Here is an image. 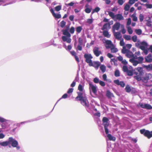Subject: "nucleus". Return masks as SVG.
I'll return each mask as SVG.
<instances>
[{
  "instance_id": "72a5a7b5",
  "label": "nucleus",
  "mask_w": 152,
  "mask_h": 152,
  "mask_svg": "<svg viewBox=\"0 0 152 152\" xmlns=\"http://www.w3.org/2000/svg\"><path fill=\"white\" fill-rule=\"evenodd\" d=\"M124 38L126 40H129L131 39V36L130 35H127L126 34L123 36Z\"/></svg>"
},
{
  "instance_id": "8fccbe9b",
  "label": "nucleus",
  "mask_w": 152,
  "mask_h": 152,
  "mask_svg": "<svg viewBox=\"0 0 152 152\" xmlns=\"http://www.w3.org/2000/svg\"><path fill=\"white\" fill-rule=\"evenodd\" d=\"M130 6L129 5L126 4L124 7V9L125 11H128L129 10Z\"/></svg>"
},
{
  "instance_id": "3c124183",
  "label": "nucleus",
  "mask_w": 152,
  "mask_h": 152,
  "mask_svg": "<svg viewBox=\"0 0 152 152\" xmlns=\"http://www.w3.org/2000/svg\"><path fill=\"white\" fill-rule=\"evenodd\" d=\"M137 37L136 35L133 36L132 37V40L134 42H135L137 41Z\"/></svg>"
},
{
  "instance_id": "cd10ccee",
  "label": "nucleus",
  "mask_w": 152,
  "mask_h": 152,
  "mask_svg": "<svg viewBox=\"0 0 152 152\" xmlns=\"http://www.w3.org/2000/svg\"><path fill=\"white\" fill-rule=\"evenodd\" d=\"M125 90L126 92L127 93H129L131 91V87L129 85H126Z\"/></svg>"
},
{
  "instance_id": "bf43d9fd",
  "label": "nucleus",
  "mask_w": 152,
  "mask_h": 152,
  "mask_svg": "<svg viewBox=\"0 0 152 152\" xmlns=\"http://www.w3.org/2000/svg\"><path fill=\"white\" fill-rule=\"evenodd\" d=\"M87 23L89 24H91L92 23L93 20L92 19H88L87 20Z\"/></svg>"
},
{
  "instance_id": "a211bd4d",
  "label": "nucleus",
  "mask_w": 152,
  "mask_h": 152,
  "mask_svg": "<svg viewBox=\"0 0 152 152\" xmlns=\"http://www.w3.org/2000/svg\"><path fill=\"white\" fill-rule=\"evenodd\" d=\"M110 28V24L109 23H106L104 24L103 27L101 29L102 30H108Z\"/></svg>"
},
{
  "instance_id": "9d476101",
  "label": "nucleus",
  "mask_w": 152,
  "mask_h": 152,
  "mask_svg": "<svg viewBox=\"0 0 152 152\" xmlns=\"http://www.w3.org/2000/svg\"><path fill=\"white\" fill-rule=\"evenodd\" d=\"M139 105L140 107L142 108H145L147 110H151L152 109V107L149 104H143L142 103H140Z\"/></svg>"
},
{
  "instance_id": "aec40b11",
  "label": "nucleus",
  "mask_w": 152,
  "mask_h": 152,
  "mask_svg": "<svg viewBox=\"0 0 152 152\" xmlns=\"http://www.w3.org/2000/svg\"><path fill=\"white\" fill-rule=\"evenodd\" d=\"M70 53L72 56H74L76 60L78 62H79V58L77 56L76 53L74 50H72L70 51Z\"/></svg>"
},
{
  "instance_id": "5fc2aeb1",
  "label": "nucleus",
  "mask_w": 152,
  "mask_h": 152,
  "mask_svg": "<svg viewBox=\"0 0 152 152\" xmlns=\"http://www.w3.org/2000/svg\"><path fill=\"white\" fill-rule=\"evenodd\" d=\"M119 85L122 87H124L125 86V84L123 81H121L119 84Z\"/></svg>"
},
{
  "instance_id": "7ed1b4c3",
  "label": "nucleus",
  "mask_w": 152,
  "mask_h": 152,
  "mask_svg": "<svg viewBox=\"0 0 152 152\" xmlns=\"http://www.w3.org/2000/svg\"><path fill=\"white\" fill-rule=\"evenodd\" d=\"M134 74L135 76L134 78L137 81H141V78L143 76L144 72L143 68L141 67H138L134 70Z\"/></svg>"
},
{
  "instance_id": "49530a36",
  "label": "nucleus",
  "mask_w": 152,
  "mask_h": 152,
  "mask_svg": "<svg viewBox=\"0 0 152 152\" xmlns=\"http://www.w3.org/2000/svg\"><path fill=\"white\" fill-rule=\"evenodd\" d=\"M125 43L124 41V39L123 38H122L121 39L120 41V46H124Z\"/></svg>"
},
{
  "instance_id": "4468645a",
  "label": "nucleus",
  "mask_w": 152,
  "mask_h": 152,
  "mask_svg": "<svg viewBox=\"0 0 152 152\" xmlns=\"http://www.w3.org/2000/svg\"><path fill=\"white\" fill-rule=\"evenodd\" d=\"M50 11L52 13L54 17L56 18L59 19L61 18V16L60 14H56L54 12V10L53 9H51L50 10Z\"/></svg>"
},
{
  "instance_id": "4c0bfd02",
  "label": "nucleus",
  "mask_w": 152,
  "mask_h": 152,
  "mask_svg": "<svg viewBox=\"0 0 152 152\" xmlns=\"http://www.w3.org/2000/svg\"><path fill=\"white\" fill-rule=\"evenodd\" d=\"M66 24V22L65 21L63 20L60 23V27L62 28H63L65 26Z\"/></svg>"
},
{
  "instance_id": "6ab92c4d",
  "label": "nucleus",
  "mask_w": 152,
  "mask_h": 152,
  "mask_svg": "<svg viewBox=\"0 0 152 152\" xmlns=\"http://www.w3.org/2000/svg\"><path fill=\"white\" fill-rule=\"evenodd\" d=\"M145 59L146 62L148 63L151 62L152 61V57L151 55L149 54L148 56L145 58Z\"/></svg>"
},
{
  "instance_id": "423d86ee",
  "label": "nucleus",
  "mask_w": 152,
  "mask_h": 152,
  "mask_svg": "<svg viewBox=\"0 0 152 152\" xmlns=\"http://www.w3.org/2000/svg\"><path fill=\"white\" fill-rule=\"evenodd\" d=\"M9 144L10 143L12 146L13 147H16L18 149H19L20 147L17 146L18 145V142L17 141L14 140L12 137H10L9 138Z\"/></svg>"
},
{
  "instance_id": "c9c22d12",
  "label": "nucleus",
  "mask_w": 152,
  "mask_h": 152,
  "mask_svg": "<svg viewBox=\"0 0 152 152\" xmlns=\"http://www.w3.org/2000/svg\"><path fill=\"white\" fill-rule=\"evenodd\" d=\"M127 75L129 76H132L133 75V71L130 70H129L126 72Z\"/></svg>"
},
{
  "instance_id": "1a4fd4ad",
  "label": "nucleus",
  "mask_w": 152,
  "mask_h": 152,
  "mask_svg": "<svg viewBox=\"0 0 152 152\" xmlns=\"http://www.w3.org/2000/svg\"><path fill=\"white\" fill-rule=\"evenodd\" d=\"M90 66H92L94 67L96 69H98L100 65V63L99 61H94L92 62L89 64Z\"/></svg>"
},
{
  "instance_id": "7c9ffc66",
  "label": "nucleus",
  "mask_w": 152,
  "mask_h": 152,
  "mask_svg": "<svg viewBox=\"0 0 152 152\" xmlns=\"http://www.w3.org/2000/svg\"><path fill=\"white\" fill-rule=\"evenodd\" d=\"M9 144V141L0 142V145L3 146H6Z\"/></svg>"
},
{
  "instance_id": "de8ad7c7",
  "label": "nucleus",
  "mask_w": 152,
  "mask_h": 152,
  "mask_svg": "<svg viewBox=\"0 0 152 152\" xmlns=\"http://www.w3.org/2000/svg\"><path fill=\"white\" fill-rule=\"evenodd\" d=\"M144 5L147 8L151 9L152 8V4H144Z\"/></svg>"
},
{
  "instance_id": "4be33fe9",
  "label": "nucleus",
  "mask_w": 152,
  "mask_h": 152,
  "mask_svg": "<svg viewBox=\"0 0 152 152\" xmlns=\"http://www.w3.org/2000/svg\"><path fill=\"white\" fill-rule=\"evenodd\" d=\"M105 43L107 45H109L106 46V48L107 49L110 48L111 46H113V44L112 43L111 41L110 40H106L105 41Z\"/></svg>"
},
{
  "instance_id": "774afa93",
  "label": "nucleus",
  "mask_w": 152,
  "mask_h": 152,
  "mask_svg": "<svg viewBox=\"0 0 152 152\" xmlns=\"http://www.w3.org/2000/svg\"><path fill=\"white\" fill-rule=\"evenodd\" d=\"M82 45H78L77 46V49L78 50L80 51L82 50Z\"/></svg>"
},
{
  "instance_id": "2eb2a0df",
  "label": "nucleus",
  "mask_w": 152,
  "mask_h": 152,
  "mask_svg": "<svg viewBox=\"0 0 152 152\" xmlns=\"http://www.w3.org/2000/svg\"><path fill=\"white\" fill-rule=\"evenodd\" d=\"M89 89H91L92 92L94 94H96L97 93V90L96 87L94 86L93 85L91 84V83H89Z\"/></svg>"
},
{
  "instance_id": "58836bf2",
  "label": "nucleus",
  "mask_w": 152,
  "mask_h": 152,
  "mask_svg": "<svg viewBox=\"0 0 152 152\" xmlns=\"http://www.w3.org/2000/svg\"><path fill=\"white\" fill-rule=\"evenodd\" d=\"M100 10V8L99 7H97L93 10L92 12V14L93 13L95 12H97Z\"/></svg>"
},
{
  "instance_id": "412c9836",
  "label": "nucleus",
  "mask_w": 152,
  "mask_h": 152,
  "mask_svg": "<svg viewBox=\"0 0 152 152\" xmlns=\"http://www.w3.org/2000/svg\"><path fill=\"white\" fill-rule=\"evenodd\" d=\"M126 56L129 58H134L135 56L132 53L128 50L126 54Z\"/></svg>"
},
{
  "instance_id": "c756f323",
  "label": "nucleus",
  "mask_w": 152,
  "mask_h": 152,
  "mask_svg": "<svg viewBox=\"0 0 152 152\" xmlns=\"http://www.w3.org/2000/svg\"><path fill=\"white\" fill-rule=\"evenodd\" d=\"M111 51L112 53H115L117 52L118 50L116 48H115L114 46H111Z\"/></svg>"
},
{
  "instance_id": "20e7f679",
  "label": "nucleus",
  "mask_w": 152,
  "mask_h": 152,
  "mask_svg": "<svg viewBox=\"0 0 152 152\" xmlns=\"http://www.w3.org/2000/svg\"><path fill=\"white\" fill-rule=\"evenodd\" d=\"M103 125L104 126L105 132L106 134L109 133V130L107 128L109 124V119L106 117H104L102 119Z\"/></svg>"
},
{
  "instance_id": "e433bc0d",
  "label": "nucleus",
  "mask_w": 152,
  "mask_h": 152,
  "mask_svg": "<svg viewBox=\"0 0 152 152\" xmlns=\"http://www.w3.org/2000/svg\"><path fill=\"white\" fill-rule=\"evenodd\" d=\"M138 59V62H139V63H142V61L143 60V57L141 56L139 57H137V58Z\"/></svg>"
},
{
  "instance_id": "338daca9",
  "label": "nucleus",
  "mask_w": 152,
  "mask_h": 152,
  "mask_svg": "<svg viewBox=\"0 0 152 152\" xmlns=\"http://www.w3.org/2000/svg\"><path fill=\"white\" fill-rule=\"evenodd\" d=\"M73 91V89L72 88H69L67 92V93L69 94L72 92Z\"/></svg>"
},
{
  "instance_id": "052dcab7",
  "label": "nucleus",
  "mask_w": 152,
  "mask_h": 152,
  "mask_svg": "<svg viewBox=\"0 0 152 152\" xmlns=\"http://www.w3.org/2000/svg\"><path fill=\"white\" fill-rule=\"evenodd\" d=\"M99 83L100 85L102 86H104L105 85V83L102 81H99Z\"/></svg>"
},
{
  "instance_id": "ddd939ff",
  "label": "nucleus",
  "mask_w": 152,
  "mask_h": 152,
  "mask_svg": "<svg viewBox=\"0 0 152 152\" xmlns=\"http://www.w3.org/2000/svg\"><path fill=\"white\" fill-rule=\"evenodd\" d=\"M120 24L119 23H116L113 26L112 29L113 32L115 31V30H118L120 28Z\"/></svg>"
},
{
  "instance_id": "4d7b16f0",
  "label": "nucleus",
  "mask_w": 152,
  "mask_h": 152,
  "mask_svg": "<svg viewBox=\"0 0 152 152\" xmlns=\"http://www.w3.org/2000/svg\"><path fill=\"white\" fill-rule=\"evenodd\" d=\"M131 19L130 18H129L128 19L127 21V24H126L128 26L130 25L131 24Z\"/></svg>"
},
{
  "instance_id": "13d9d810",
  "label": "nucleus",
  "mask_w": 152,
  "mask_h": 152,
  "mask_svg": "<svg viewBox=\"0 0 152 152\" xmlns=\"http://www.w3.org/2000/svg\"><path fill=\"white\" fill-rule=\"evenodd\" d=\"M145 67L148 70H150L152 69V67L150 65H148V66H145Z\"/></svg>"
},
{
  "instance_id": "bb28decb",
  "label": "nucleus",
  "mask_w": 152,
  "mask_h": 152,
  "mask_svg": "<svg viewBox=\"0 0 152 152\" xmlns=\"http://www.w3.org/2000/svg\"><path fill=\"white\" fill-rule=\"evenodd\" d=\"M106 96L108 98H110L113 96V95L109 90H107V91Z\"/></svg>"
},
{
  "instance_id": "a18cd8bd",
  "label": "nucleus",
  "mask_w": 152,
  "mask_h": 152,
  "mask_svg": "<svg viewBox=\"0 0 152 152\" xmlns=\"http://www.w3.org/2000/svg\"><path fill=\"white\" fill-rule=\"evenodd\" d=\"M78 89L80 91V92H82L83 91V86L79 84V85Z\"/></svg>"
},
{
  "instance_id": "69168bd1",
  "label": "nucleus",
  "mask_w": 152,
  "mask_h": 152,
  "mask_svg": "<svg viewBox=\"0 0 152 152\" xmlns=\"http://www.w3.org/2000/svg\"><path fill=\"white\" fill-rule=\"evenodd\" d=\"M135 1V0H129V4L132 5L134 4Z\"/></svg>"
},
{
  "instance_id": "f257e3e1",
  "label": "nucleus",
  "mask_w": 152,
  "mask_h": 152,
  "mask_svg": "<svg viewBox=\"0 0 152 152\" xmlns=\"http://www.w3.org/2000/svg\"><path fill=\"white\" fill-rule=\"evenodd\" d=\"M69 29V26H67L65 29L62 30L61 31L63 34L66 36H63L61 38L64 42H66L68 43H70L71 41V39L70 38L71 36L70 33L71 34H73L74 33L75 28L74 27H71L69 29V32L68 31Z\"/></svg>"
},
{
  "instance_id": "79ce46f5",
  "label": "nucleus",
  "mask_w": 152,
  "mask_h": 152,
  "mask_svg": "<svg viewBox=\"0 0 152 152\" xmlns=\"http://www.w3.org/2000/svg\"><path fill=\"white\" fill-rule=\"evenodd\" d=\"M61 6L58 5L55 7V10L57 11H58L61 9Z\"/></svg>"
},
{
  "instance_id": "0e129e2a",
  "label": "nucleus",
  "mask_w": 152,
  "mask_h": 152,
  "mask_svg": "<svg viewBox=\"0 0 152 152\" xmlns=\"http://www.w3.org/2000/svg\"><path fill=\"white\" fill-rule=\"evenodd\" d=\"M94 82L95 83H99V80L98 78L96 77L94 79Z\"/></svg>"
},
{
  "instance_id": "e2e57ef3",
  "label": "nucleus",
  "mask_w": 152,
  "mask_h": 152,
  "mask_svg": "<svg viewBox=\"0 0 152 152\" xmlns=\"http://www.w3.org/2000/svg\"><path fill=\"white\" fill-rule=\"evenodd\" d=\"M114 83L118 85H119L120 82L118 80H114Z\"/></svg>"
},
{
  "instance_id": "f3484780",
  "label": "nucleus",
  "mask_w": 152,
  "mask_h": 152,
  "mask_svg": "<svg viewBox=\"0 0 152 152\" xmlns=\"http://www.w3.org/2000/svg\"><path fill=\"white\" fill-rule=\"evenodd\" d=\"M124 19V18L122 15L121 14H118L115 15V20H121Z\"/></svg>"
},
{
  "instance_id": "6e6d98bb",
  "label": "nucleus",
  "mask_w": 152,
  "mask_h": 152,
  "mask_svg": "<svg viewBox=\"0 0 152 152\" xmlns=\"http://www.w3.org/2000/svg\"><path fill=\"white\" fill-rule=\"evenodd\" d=\"M141 45L144 46L145 47H147L148 46L147 43L145 42H142L141 43Z\"/></svg>"
},
{
  "instance_id": "2f4dec72",
  "label": "nucleus",
  "mask_w": 152,
  "mask_h": 152,
  "mask_svg": "<svg viewBox=\"0 0 152 152\" xmlns=\"http://www.w3.org/2000/svg\"><path fill=\"white\" fill-rule=\"evenodd\" d=\"M82 29V28L81 26H78L76 28V31L77 33H79L81 32Z\"/></svg>"
},
{
  "instance_id": "393cba45",
  "label": "nucleus",
  "mask_w": 152,
  "mask_h": 152,
  "mask_svg": "<svg viewBox=\"0 0 152 152\" xmlns=\"http://www.w3.org/2000/svg\"><path fill=\"white\" fill-rule=\"evenodd\" d=\"M89 6V5L88 4H87L85 5V7L86 8L85 10V11L87 13H89L91 12L92 9L89 8L88 7Z\"/></svg>"
},
{
  "instance_id": "c85d7f7f",
  "label": "nucleus",
  "mask_w": 152,
  "mask_h": 152,
  "mask_svg": "<svg viewBox=\"0 0 152 152\" xmlns=\"http://www.w3.org/2000/svg\"><path fill=\"white\" fill-rule=\"evenodd\" d=\"M108 15L110 17L112 18L115 20V15L114 13L111 12H108Z\"/></svg>"
},
{
  "instance_id": "b1692460",
  "label": "nucleus",
  "mask_w": 152,
  "mask_h": 152,
  "mask_svg": "<svg viewBox=\"0 0 152 152\" xmlns=\"http://www.w3.org/2000/svg\"><path fill=\"white\" fill-rule=\"evenodd\" d=\"M103 36L107 38H110V34H109L108 31L107 30H104L103 31Z\"/></svg>"
},
{
  "instance_id": "603ef678",
  "label": "nucleus",
  "mask_w": 152,
  "mask_h": 152,
  "mask_svg": "<svg viewBox=\"0 0 152 152\" xmlns=\"http://www.w3.org/2000/svg\"><path fill=\"white\" fill-rule=\"evenodd\" d=\"M83 40L81 38H79L78 39V43L79 45H83Z\"/></svg>"
},
{
  "instance_id": "473e14b6",
  "label": "nucleus",
  "mask_w": 152,
  "mask_h": 152,
  "mask_svg": "<svg viewBox=\"0 0 152 152\" xmlns=\"http://www.w3.org/2000/svg\"><path fill=\"white\" fill-rule=\"evenodd\" d=\"M129 50L126 49V47L123 46L121 50V52L123 54L126 53Z\"/></svg>"
},
{
  "instance_id": "ea45409f",
  "label": "nucleus",
  "mask_w": 152,
  "mask_h": 152,
  "mask_svg": "<svg viewBox=\"0 0 152 152\" xmlns=\"http://www.w3.org/2000/svg\"><path fill=\"white\" fill-rule=\"evenodd\" d=\"M123 70L124 72H127L129 70L128 67L126 66H124L123 67Z\"/></svg>"
},
{
  "instance_id": "f704fd0d",
  "label": "nucleus",
  "mask_w": 152,
  "mask_h": 152,
  "mask_svg": "<svg viewBox=\"0 0 152 152\" xmlns=\"http://www.w3.org/2000/svg\"><path fill=\"white\" fill-rule=\"evenodd\" d=\"M114 75L116 77H119L120 76V73L118 70L116 69L115 71Z\"/></svg>"
},
{
  "instance_id": "a19ab883",
  "label": "nucleus",
  "mask_w": 152,
  "mask_h": 152,
  "mask_svg": "<svg viewBox=\"0 0 152 152\" xmlns=\"http://www.w3.org/2000/svg\"><path fill=\"white\" fill-rule=\"evenodd\" d=\"M135 32L138 35H140L142 33V31L140 29H136Z\"/></svg>"
},
{
  "instance_id": "0eeeda50",
  "label": "nucleus",
  "mask_w": 152,
  "mask_h": 152,
  "mask_svg": "<svg viewBox=\"0 0 152 152\" xmlns=\"http://www.w3.org/2000/svg\"><path fill=\"white\" fill-rule=\"evenodd\" d=\"M152 77V75L150 73H146L145 76L141 78V81L145 83L148 82V80L151 79Z\"/></svg>"
},
{
  "instance_id": "5701e85b",
  "label": "nucleus",
  "mask_w": 152,
  "mask_h": 152,
  "mask_svg": "<svg viewBox=\"0 0 152 152\" xmlns=\"http://www.w3.org/2000/svg\"><path fill=\"white\" fill-rule=\"evenodd\" d=\"M107 137L109 140L110 141H114L115 140L116 138L115 137L112 136L110 134H107Z\"/></svg>"
},
{
  "instance_id": "f03ea898",
  "label": "nucleus",
  "mask_w": 152,
  "mask_h": 152,
  "mask_svg": "<svg viewBox=\"0 0 152 152\" xmlns=\"http://www.w3.org/2000/svg\"><path fill=\"white\" fill-rule=\"evenodd\" d=\"M77 96L75 98V100L80 101L81 104L83 106L88 107V103L86 97V96H83V93L81 92H77Z\"/></svg>"
},
{
  "instance_id": "a878e982",
  "label": "nucleus",
  "mask_w": 152,
  "mask_h": 152,
  "mask_svg": "<svg viewBox=\"0 0 152 152\" xmlns=\"http://www.w3.org/2000/svg\"><path fill=\"white\" fill-rule=\"evenodd\" d=\"M100 69L103 73H104L106 70V67L104 65H102L100 66Z\"/></svg>"
},
{
  "instance_id": "864d4df0",
  "label": "nucleus",
  "mask_w": 152,
  "mask_h": 152,
  "mask_svg": "<svg viewBox=\"0 0 152 152\" xmlns=\"http://www.w3.org/2000/svg\"><path fill=\"white\" fill-rule=\"evenodd\" d=\"M74 3L72 2H71L70 3H69V4H65V5L67 7H68L69 6H72L74 5Z\"/></svg>"
},
{
  "instance_id": "dca6fc26",
  "label": "nucleus",
  "mask_w": 152,
  "mask_h": 152,
  "mask_svg": "<svg viewBox=\"0 0 152 152\" xmlns=\"http://www.w3.org/2000/svg\"><path fill=\"white\" fill-rule=\"evenodd\" d=\"M114 36L118 40H120L122 37V35L120 32H113Z\"/></svg>"
},
{
  "instance_id": "680f3d73",
  "label": "nucleus",
  "mask_w": 152,
  "mask_h": 152,
  "mask_svg": "<svg viewBox=\"0 0 152 152\" xmlns=\"http://www.w3.org/2000/svg\"><path fill=\"white\" fill-rule=\"evenodd\" d=\"M118 2L119 5H121L124 3V1L123 0H118Z\"/></svg>"
},
{
  "instance_id": "6e6552de",
  "label": "nucleus",
  "mask_w": 152,
  "mask_h": 152,
  "mask_svg": "<svg viewBox=\"0 0 152 152\" xmlns=\"http://www.w3.org/2000/svg\"><path fill=\"white\" fill-rule=\"evenodd\" d=\"M84 57L86 59L85 61L87 63L89 64L91 63L92 61L91 59L93 58V57L91 54L85 53L84 55Z\"/></svg>"
},
{
  "instance_id": "09e8293b",
  "label": "nucleus",
  "mask_w": 152,
  "mask_h": 152,
  "mask_svg": "<svg viewBox=\"0 0 152 152\" xmlns=\"http://www.w3.org/2000/svg\"><path fill=\"white\" fill-rule=\"evenodd\" d=\"M127 31L129 34H132V33L133 31L130 27H128Z\"/></svg>"
},
{
  "instance_id": "c03bdc74",
  "label": "nucleus",
  "mask_w": 152,
  "mask_h": 152,
  "mask_svg": "<svg viewBox=\"0 0 152 152\" xmlns=\"http://www.w3.org/2000/svg\"><path fill=\"white\" fill-rule=\"evenodd\" d=\"M132 17L133 18L132 20L133 21H137V18L134 14L132 15Z\"/></svg>"
},
{
  "instance_id": "37998d69",
  "label": "nucleus",
  "mask_w": 152,
  "mask_h": 152,
  "mask_svg": "<svg viewBox=\"0 0 152 152\" xmlns=\"http://www.w3.org/2000/svg\"><path fill=\"white\" fill-rule=\"evenodd\" d=\"M139 18L140 21L141 22H142L144 18V16L142 14H140L139 15Z\"/></svg>"
},
{
  "instance_id": "39448f33",
  "label": "nucleus",
  "mask_w": 152,
  "mask_h": 152,
  "mask_svg": "<svg viewBox=\"0 0 152 152\" xmlns=\"http://www.w3.org/2000/svg\"><path fill=\"white\" fill-rule=\"evenodd\" d=\"M140 132L142 134L147 137L148 139H150L152 137V131L150 132L148 130H145V129H142L140 130Z\"/></svg>"
},
{
  "instance_id": "9b49d317",
  "label": "nucleus",
  "mask_w": 152,
  "mask_h": 152,
  "mask_svg": "<svg viewBox=\"0 0 152 152\" xmlns=\"http://www.w3.org/2000/svg\"><path fill=\"white\" fill-rule=\"evenodd\" d=\"M99 48L98 47H95L93 49V52L94 54L96 57H98L99 55L102 54V52L101 51H99Z\"/></svg>"
},
{
  "instance_id": "f8f14e48",
  "label": "nucleus",
  "mask_w": 152,
  "mask_h": 152,
  "mask_svg": "<svg viewBox=\"0 0 152 152\" xmlns=\"http://www.w3.org/2000/svg\"><path fill=\"white\" fill-rule=\"evenodd\" d=\"M137 57L136 56H135V57L134 58H132L129 60V61L132 63L133 65L134 66H136L139 63L138 61L135 60V59H137Z\"/></svg>"
}]
</instances>
